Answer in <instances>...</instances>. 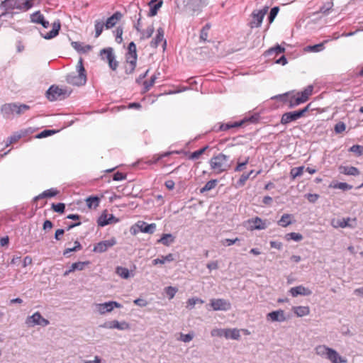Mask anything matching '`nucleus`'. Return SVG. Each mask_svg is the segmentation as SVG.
I'll use <instances>...</instances> for the list:
<instances>
[{"label":"nucleus","instance_id":"nucleus-10","mask_svg":"<svg viewBox=\"0 0 363 363\" xmlns=\"http://www.w3.org/2000/svg\"><path fill=\"white\" fill-rule=\"evenodd\" d=\"M268 9L267 6H264L262 9L252 12V20L250 22L251 28H258L261 26L265 14L268 11Z\"/></svg>","mask_w":363,"mask_h":363},{"label":"nucleus","instance_id":"nucleus-3","mask_svg":"<svg viewBox=\"0 0 363 363\" xmlns=\"http://www.w3.org/2000/svg\"><path fill=\"white\" fill-rule=\"evenodd\" d=\"M77 69L78 74H77L75 73L69 74L66 77V80L68 84H72V85H74V86L84 85L86 82V70L84 67L82 58H80L79 60L77 65Z\"/></svg>","mask_w":363,"mask_h":363},{"label":"nucleus","instance_id":"nucleus-17","mask_svg":"<svg viewBox=\"0 0 363 363\" xmlns=\"http://www.w3.org/2000/svg\"><path fill=\"white\" fill-rule=\"evenodd\" d=\"M313 85H308L303 91L296 93V105L306 102L312 94Z\"/></svg>","mask_w":363,"mask_h":363},{"label":"nucleus","instance_id":"nucleus-38","mask_svg":"<svg viewBox=\"0 0 363 363\" xmlns=\"http://www.w3.org/2000/svg\"><path fill=\"white\" fill-rule=\"evenodd\" d=\"M330 350V347L325 345H318L315 348V351L317 355L322 357L326 358L328 354V351Z\"/></svg>","mask_w":363,"mask_h":363},{"label":"nucleus","instance_id":"nucleus-20","mask_svg":"<svg viewBox=\"0 0 363 363\" xmlns=\"http://www.w3.org/2000/svg\"><path fill=\"white\" fill-rule=\"evenodd\" d=\"M284 51V48L277 45L267 50L264 52V56L267 58L268 60H273L277 57V55L283 53Z\"/></svg>","mask_w":363,"mask_h":363},{"label":"nucleus","instance_id":"nucleus-12","mask_svg":"<svg viewBox=\"0 0 363 363\" xmlns=\"http://www.w3.org/2000/svg\"><path fill=\"white\" fill-rule=\"evenodd\" d=\"M207 5L208 3L206 0H188L186 8L194 13H199L202 11L203 8Z\"/></svg>","mask_w":363,"mask_h":363},{"label":"nucleus","instance_id":"nucleus-58","mask_svg":"<svg viewBox=\"0 0 363 363\" xmlns=\"http://www.w3.org/2000/svg\"><path fill=\"white\" fill-rule=\"evenodd\" d=\"M111 223V221L108 220L107 215H101L98 219V225L99 226H105Z\"/></svg>","mask_w":363,"mask_h":363},{"label":"nucleus","instance_id":"nucleus-55","mask_svg":"<svg viewBox=\"0 0 363 363\" xmlns=\"http://www.w3.org/2000/svg\"><path fill=\"white\" fill-rule=\"evenodd\" d=\"M279 11V9L278 6H274L271 9L269 14L268 16V21H269V23H272L274 21Z\"/></svg>","mask_w":363,"mask_h":363},{"label":"nucleus","instance_id":"nucleus-49","mask_svg":"<svg viewBox=\"0 0 363 363\" xmlns=\"http://www.w3.org/2000/svg\"><path fill=\"white\" fill-rule=\"evenodd\" d=\"M310 308L308 306H296V316L302 317L309 313Z\"/></svg>","mask_w":363,"mask_h":363},{"label":"nucleus","instance_id":"nucleus-29","mask_svg":"<svg viewBox=\"0 0 363 363\" xmlns=\"http://www.w3.org/2000/svg\"><path fill=\"white\" fill-rule=\"evenodd\" d=\"M249 223L252 224L251 227L253 229L264 230L267 228L266 223L259 217H255L249 220Z\"/></svg>","mask_w":363,"mask_h":363},{"label":"nucleus","instance_id":"nucleus-40","mask_svg":"<svg viewBox=\"0 0 363 363\" xmlns=\"http://www.w3.org/2000/svg\"><path fill=\"white\" fill-rule=\"evenodd\" d=\"M154 31L155 28L153 25L149 26L145 30H141L140 31L141 33L140 39L144 40L150 38L152 35Z\"/></svg>","mask_w":363,"mask_h":363},{"label":"nucleus","instance_id":"nucleus-2","mask_svg":"<svg viewBox=\"0 0 363 363\" xmlns=\"http://www.w3.org/2000/svg\"><path fill=\"white\" fill-rule=\"evenodd\" d=\"M229 159L230 157L223 153H219L212 157L209 160L211 169L216 174L226 172L231 166V164L228 162Z\"/></svg>","mask_w":363,"mask_h":363},{"label":"nucleus","instance_id":"nucleus-26","mask_svg":"<svg viewBox=\"0 0 363 363\" xmlns=\"http://www.w3.org/2000/svg\"><path fill=\"white\" fill-rule=\"evenodd\" d=\"M72 48L80 53H86L90 51L92 47L89 45H84L83 43L77 41L72 42Z\"/></svg>","mask_w":363,"mask_h":363},{"label":"nucleus","instance_id":"nucleus-54","mask_svg":"<svg viewBox=\"0 0 363 363\" xmlns=\"http://www.w3.org/2000/svg\"><path fill=\"white\" fill-rule=\"evenodd\" d=\"M249 174H247L245 173L242 174L240 179L237 181L235 186L236 188H240L243 186L245 184V182L249 179Z\"/></svg>","mask_w":363,"mask_h":363},{"label":"nucleus","instance_id":"nucleus-18","mask_svg":"<svg viewBox=\"0 0 363 363\" xmlns=\"http://www.w3.org/2000/svg\"><path fill=\"white\" fill-rule=\"evenodd\" d=\"M1 111L5 118H10L11 116L16 114L17 104L9 103L4 104L1 108Z\"/></svg>","mask_w":363,"mask_h":363},{"label":"nucleus","instance_id":"nucleus-27","mask_svg":"<svg viewBox=\"0 0 363 363\" xmlns=\"http://www.w3.org/2000/svg\"><path fill=\"white\" fill-rule=\"evenodd\" d=\"M224 337L226 339H232L238 340L240 338V330L237 328H228L225 329Z\"/></svg>","mask_w":363,"mask_h":363},{"label":"nucleus","instance_id":"nucleus-34","mask_svg":"<svg viewBox=\"0 0 363 363\" xmlns=\"http://www.w3.org/2000/svg\"><path fill=\"white\" fill-rule=\"evenodd\" d=\"M157 79V74H153L150 81H144L143 84V89L142 91V93H145L148 91L150 88L155 84L156 79Z\"/></svg>","mask_w":363,"mask_h":363},{"label":"nucleus","instance_id":"nucleus-33","mask_svg":"<svg viewBox=\"0 0 363 363\" xmlns=\"http://www.w3.org/2000/svg\"><path fill=\"white\" fill-rule=\"evenodd\" d=\"M86 206L89 208H96L99 206L100 198L94 196H89L86 199Z\"/></svg>","mask_w":363,"mask_h":363},{"label":"nucleus","instance_id":"nucleus-62","mask_svg":"<svg viewBox=\"0 0 363 363\" xmlns=\"http://www.w3.org/2000/svg\"><path fill=\"white\" fill-rule=\"evenodd\" d=\"M311 104H308L305 108L296 111V119L305 116V113L308 112L311 108Z\"/></svg>","mask_w":363,"mask_h":363},{"label":"nucleus","instance_id":"nucleus-5","mask_svg":"<svg viewBox=\"0 0 363 363\" xmlns=\"http://www.w3.org/2000/svg\"><path fill=\"white\" fill-rule=\"evenodd\" d=\"M249 121L254 122L255 121L254 117L252 116V117H250L248 118H245L240 121L228 122L226 123H218V128H216V125H214L212 128V131H214L216 133L220 132V131H227L231 128L241 127L247 121Z\"/></svg>","mask_w":363,"mask_h":363},{"label":"nucleus","instance_id":"nucleus-24","mask_svg":"<svg viewBox=\"0 0 363 363\" xmlns=\"http://www.w3.org/2000/svg\"><path fill=\"white\" fill-rule=\"evenodd\" d=\"M136 226L140 229L142 233L152 234L156 229L155 223L148 224L144 221H139Z\"/></svg>","mask_w":363,"mask_h":363},{"label":"nucleus","instance_id":"nucleus-46","mask_svg":"<svg viewBox=\"0 0 363 363\" xmlns=\"http://www.w3.org/2000/svg\"><path fill=\"white\" fill-rule=\"evenodd\" d=\"M30 19L33 23L40 24L44 19V16L40 13V11H38L30 16Z\"/></svg>","mask_w":363,"mask_h":363},{"label":"nucleus","instance_id":"nucleus-36","mask_svg":"<svg viewBox=\"0 0 363 363\" xmlns=\"http://www.w3.org/2000/svg\"><path fill=\"white\" fill-rule=\"evenodd\" d=\"M218 181L217 179H211L206 182V184L200 189V193L203 194L214 189L218 184Z\"/></svg>","mask_w":363,"mask_h":363},{"label":"nucleus","instance_id":"nucleus-50","mask_svg":"<svg viewBox=\"0 0 363 363\" xmlns=\"http://www.w3.org/2000/svg\"><path fill=\"white\" fill-rule=\"evenodd\" d=\"M104 26H105V24L103 22H101L99 21H95L94 27H95V37L96 38H98L101 35Z\"/></svg>","mask_w":363,"mask_h":363},{"label":"nucleus","instance_id":"nucleus-25","mask_svg":"<svg viewBox=\"0 0 363 363\" xmlns=\"http://www.w3.org/2000/svg\"><path fill=\"white\" fill-rule=\"evenodd\" d=\"M60 27H61L60 21L59 20H57L52 23V30L45 35L42 34V36L45 39H48V40L52 39L58 35Z\"/></svg>","mask_w":363,"mask_h":363},{"label":"nucleus","instance_id":"nucleus-51","mask_svg":"<svg viewBox=\"0 0 363 363\" xmlns=\"http://www.w3.org/2000/svg\"><path fill=\"white\" fill-rule=\"evenodd\" d=\"M311 294L312 291L308 288L304 287L303 286H296V296H309Z\"/></svg>","mask_w":363,"mask_h":363},{"label":"nucleus","instance_id":"nucleus-23","mask_svg":"<svg viewBox=\"0 0 363 363\" xmlns=\"http://www.w3.org/2000/svg\"><path fill=\"white\" fill-rule=\"evenodd\" d=\"M89 264L90 262L89 261L74 262L71 265L69 269L64 272L63 276L67 277L70 273L76 270L82 271L85 268L86 266L89 265Z\"/></svg>","mask_w":363,"mask_h":363},{"label":"nucleus","instance_id":"nucleus-8","mask_svg":"<svg viewBox=\"0 0 363 363\" xmlns=\"http://www.w3.org/2000/svg\"><path fill=\"white\" fill-rule=\"evenodd\" d=\"M26 323L28 327H33L35 325L45 327L48 325L50 322L44 318L39 312H35L32 315L27 317Z\"/></svg>","mask_w":363,"mask_h":363},{"label":"nucleus","instance_id":"nucleus-45","mask_svg":"<svg viewBox=\"0 0 363 363\" xmlns=\"http://www.w3.org/2000/svg\"><path fill=\"white\" fill-rule=\"evenodd\" d=\"M333 7V3L332 1L326 2L320 8L318 13H321L324 15H328L330 11L332 10Z\"/></svg>","mask_w":363,"mask_h":363},{"label":"nucleus","instance_id":"nucleus-44","mask_svg":"<svg viewBox=\"0 0 363 363\" xmlns=\"http://www.w3.org/2000/svg\"><path fill=\"white\" fill-rule=\"evenodd\" d=\"M208 147H209L208 145H206L203 147L193 152L190 155L189 158L190 160H197V159H199L201 157V155H202L205 152V151L208 149Z\"/></svg>","mask_w":363,"mask_h":363},{"label":"nucleus","instance_id":"nucleus-64","mask_svg":"<svg viewBox=\"0 0 363 363\" xmlns=\"http://www.w3.org/2000/svg\"><path fill=\"white\" fill-rule=\"evenodd\" d=\"M56 131L54 130H44L43 131H42L41 133H40L38 135H37V138H45V137H48V136H50V135H52V134L55 133Z\"/></svg>","mask_w":363,"mask_h":363},{"label":"nucleus","instance_id":"nucleus-6","mask_svg":"<svg viewBox=\"0 0 363 363\" xmlns=\"http://www.w3.org/2000/svg\"><path fill=\"white\" fill-rule=\"evenodd\" d=\"M271 99L291 108L295 104V92L294 91H290L282 94L272 96Z\"/></svg>","mask_w":363,"mask_h":363},{"label":"nucleus","instance_id":"nucleus-37","mask_svg":"<svg viewBox=\"0 0 363 363\" xmlns=\"http://www.w3.org/2000/svg\"><path fill=\"white\" fill-rule=\"evenodd\" d=\"M163 1L162 0L157 1V3L152 4L150 6V9L148 13V16L152 17L157 15L158 10L162 7Z\"/></svg>","mask_w":363,"mask_h":363},{"label":"nucleus","instance_id":"nucleus-31","mask_svg":"<svg viewBox=\"0 0 363 363\" xmlns=\"http://www.w3.org/2000/svg\"><path fill=\"white\" fill-rule=\"evenodd\" d=\"M175 240V238L171 233L163 234L157 242L162 243L164 246H169Z\"/></svg>","mask_w":363,"mask_h":363},{"label":"nucleus","instance_id":"nucleus-9","mask_svg":"<svg viewBox=\"0 0 363 363\" xmlns=\"http://www.w3.org/2000/svg\"><path fill=\"white\" fill-rule=\"evenodd\" d=\"M96 308L101 315H104L106 313L111 312L115 308H122V305L117 301H111L103 303H97Z\"/></svg>","mask_w":363,"mask_h":363},{"label":"nucleus","instance_id":"nucleus-21","mask_svg":"<svg viewBox=\"0 0 363 363\" xmlns=\"http://www.w3.org/2000/svg\"><path fill=\"white\" fill-rule=\"evenodd\" d=\"M123 15L120 11L115 12L111 16L107 18L105 22V27L106 29H110L114 27L117 23L122 18Z\"/></svg>","mask_w":363,"mask_h":363},{"label":"nucleus","instance_id":"nucleus-59","mask_svg":"<svg viewBox=\"0 0 363 363\" xmlns=\"http://www.w3.org/2000/svg\"><path fill=\"white\" fill-rule=\"evenodd\" d=\"M52 208L54 211L57 213H63L65 211V205L63 203H58L57 204L52 203Z\"/></svg>","mask_w":363,"mask_h":363},{"label":"nucleus","instance_id":"nucleus-56","mask_svg":"<svg viewBox=\"0 0 363 363\" xmlns=\"http://www.w3.org/2000/svg\"><path fill=\"white\" fill-rule=\"evenodd\" d=\"M21 138V134H13L9 137L6 142V147H9L10 145L17 142Z\"/></svg>","mask_w":363,"mask_h":363},{"label":"nucleus","instance_id":"nucleus-39","mask_svg":"<svg viewBox=\"0 0 363 363\" xmlns=\"http://www.w3.org/2000/svg\"><path fill=\"white\" fill-rule=\"evenodd\" d=\"M293 216L291 214H284L281 219L278 221V225L281 227H286L291 223V218Z\"/></svg>","mask_w":363,"mask_h":363},{"label":"nucleus","instance_id":"nucleus-32","mask_svg":"<svg viewBox=\"0 0 363 363\" xmlns=\"http://www.w3.org/2000/svg\"><path fill=\"white\" fill-rule=\"evenodd\" d=\"M340 171L346 175L357 176L359 174V169L354 167L341 166L340 167Z\"/></svg>","mask_w":363,"mask_h":363},{"label":"nucleus","instance_id":"nucleus-63","mask_svg":"<svg viewBox=\"0 0 363 363\" xmlns=\"http://www.w3.org/2000/svg\"><path fill=\"white\" fill-rule=\"evenodd\" d=\"M225 329L215 328L211 331L212 337H224Z\"/></svg>","mask_w":363,"mask_h":363},{"label":"nucleus","instance_id":"nucleus-16","mask_svg":"<svg viewBox=\"0 0 363 363\" xmlns=\"http://www.w3.org/2000/svg\"><path fill=\"white\" fill-rule=\"evenodd\" d=\"M266 319L270 322H284L288 319L283 310L272 311L267 314Z\"/></svg>","mask_w":363,"mask_h":363},{"label":"nucleus","instance_id":"nucleus-15","mask_svg":"<svg viewBox=\"0 0 363 363\" xmlns=\"http://www.w3.org/2000/svg\"><path fill=\"white\" fill-rule=\"evenodd\" d=\"M164 30L163 28L160 27L157 30V34L155 37L151 40L150 45L153 48H156L158 45L162 43L164 50L167 46V40L164 38Z\"/></svg>","mask_w":363,"mask_h":363},{"label":"nucleus","instance_id":"nucleus-47","mask_svg":"<svg viewBox=\"0 0 363 363\" xmlns=\"http://www.w3.org/2000/svg\"><path fill=\"white\" fill-rule=\"evenodd\" d=\"M171 153L169 152H164L163 154H161V155H154L152 157V158L151 160H150L149 161L147 162V163L148 164H156L158 161H160V160H162L163 157H167L170 155Z\"/></svg>","mask_w":363,"mask_h":363},{"label":"nucleus","instance_id":"nucleus-1","mask_svg":"<svg viewBox=\"0 0 363 363\" xmlns=\"http://www.w3.org/2000/svg\"><path fill=\"white\" fill-rule=\"evenodd\" d=\"M33 0H4L0 4L1 9L4 10L1 16L11 13L15 9L26 12L33 8Z\"/></svg>","mask_w":363,"mask_h":363},{"label":"nucleus","instance_id":"nucleus-48","mask_svg":"<svg viewBox=\"0 0 363 363\" xmlns=\"http://www.w3.org/2000/svg\"><path fill=\"white\" fill-rule=\"evenodd\" d=\"M349 151L353 152L357 157L363 155V146L354 145L349 149Z\"/></svg>","mask_w":363,"mask_h":363},{"label":"nucleus","instance_id":"nucleus-22","mask_svg":"<svg viewBox=\"0 0 363 363\" xmlns=\"http://www.w3.org/2000/svg\"><path fill=\"white\" fill-rule=\"evenodd\" d=\"M327 359L330 361L332 363H346L347 360L345 358L341 357L336 350L330 348L328 351Z\"/></svg>","mask_w":363,"mask_h":363},{"label":"nucleus","instance_id":"nucleus-43","mask_svg":"<svg viewBox=\"0 0 363 363\" xmlns=\"http://www.w3.org/2000/svg\"><path fill=\"white\" fill-rule=\"evenodd\" d=\"M293 121H295V111L284 113L281 117V122L283 124H286Z\"/></svg>","mask_w":363,"mask_h":363},{"label":"nucleus","instance_id":"nucleus-11","mask_svg":"<svg viewBox=\"0 0 363 363\" xmlns=\"http://www.w3.org/2000/svg\"><path fill=\"white\" fill-rule=\"evenodd\" d=\"M211 306L214 311H228L231 308L230 303L223 298H214L211 300Z\"/></svg>","mask_w":363,"mask_h":363},{"label":"nucleus","instance_id":"nucleus-61","mask_svg":"<svg viewBox=\"0 0 363 363\" xmlns=\"http://www.w3.org/2000/svg\"><path fill=\"white\" fill-rule=\"evenodd\" d=\"M346 129V125L343 122H338L335 124L334 130L336 133H341Z\"/></svg>","mask_w":363,"mask_h":363},{"label":"nucleus","instance_id":"nucleus-30","mask_svg":"<svg viewBox=\"0 0 363 363\" xmlns=\"http://www.w3.org/2000/svg\"><path fill=\"white\" fill-rule=\"evenodd\" d=\"M175 259L173 254L169 253L165 256H161L160 258H156L152 260V264L157 265L158 264H163L165 262H171Z\"/></svg>","mask_w":363,"mask_h":363},{"label":"nucleus","instance_id":"nucleus-7","mask_svg":"<svg viewBox=\"0 0 363 363\" xmlns=\"http://www.w3.org/2000/svg\"><path fill=\"white\" fill-rule=\"evenodd\" d=\"M66 95H68L66 89H61L55 85H52L46 92V96L50 101L60 100Z\"/></svg>","mask_w":363,"mask_h":363},{"label":"nucleus","instance_id":"nucleus-14","mask_svg":"<svg viewBox=\"0 0 363 363\" xmlns=\"http://www.w3.org/2000/svg\"><path fill=\"white\" fill-rule=\"evenodd\" d=\"M116 244V240L115 238H111L109 240H103L98 242L94 245L93 251L94 252L102 253L108 250L110 247H113Z\"/></svg>","mask_w":363,"mask_h":363},{"label":"nucleus","instance_id":"nucleus-57","mask_svg":"<svg viewBox=\"0 0 363 363\" xmlns=\"http://www.w3.org/2000/svg\"><path fill=\"white\" fill-rule=\"evenodd\" d=\"M203 301L199 298H191L187 301V307L193 308L196 303H203Z\"/></svg>","mask_w":363,"mask_h":363},{"label":"nucleus","instance_id":"nucleus-13","mask_svg":"<svg viewBox=\"0 0 363 363\" xmlns=\"http://www.w3.org/2000/svg\"><path fill=\"white\" fill-rule=\"evenodd\" d=\"M357 225V220L356 218L351 219L350 218H342V219H337V220H332V225L337 228H354Z\"/></svg>","mask_w":363,"mask_h":363},{"label":"nucleus","instance_id":"nucleus-28","mask_svg":"<svg viewBox=\"0 0 363 363\" xmlns=\"http://www.w3.org/2000/svg\"><path fill=\"white\" fill-rule=\"evenodd\" d=\"M328 40H325L320 43L314 45H308L303 48V52H318L325 49V43H326Z\"/></svg>","mask_w":363,"mask_h":363},{"label":"nucleus","instance_id":"nucleus-35","mask_svg":"<svg viewBox=\"0 0 363 363\" xmlns=\"http://www.w3.org/2000/svg\"><path fill=\"white\" fill-rule=\"evenodd\" d=\"M57 193H58V191H57L54 189H50L44 191L42 194L37 196L35 198V200H38V199H41L47 198V197H53V196H56L57 194Z\"/></svg>","mask_w":363,"mask_h":363},{"label":"nucleus","instance_id":"nucleus-19","mask_svg":"<svg viewBox=\"0 0 363 363\" xmlns=\"http://www.w3.org/2000/svg\"><path fill=\"white\" fill-rule=\"evenodd\" d=\"M137 58L138 55L137 54H127L125 55L126 62L128 64V67L125 68V73L126 74H132L135 67L137 64Z\"/></svg>","mask_w":363,"mask_h":363},{"label":"nucleus","instance_id":"nucleus-4","mask_svg":"<svg viewBox=\"0 0 363 363\" xmlns=\"http://www.w3.org/2000/svg\"><path fill=\"white\" fill-rule=\"evenodd\" d=\"M101 60H106L111 69L115 71L118 67V62L116 60V55L113 49L111 47L104 48L100 51Z\"/></svg>","mask_w":363,"mask_h":363},{"label":"nucleus","instance_id":"nucleus-41","mask_svg":"<svg viewBox=\"0 0 363 363\" xmlns=\"http://www.w3.org/2000/svg\"><path fill=\"white\" fill-rule=\"evenodd\" d=\"M211 28L210 23H206L201 30L200 32V40L201 41L206 42L207 40L208 36V31Z\"/></svg>","mask_w":363,"mask_h":363},{"label":"nucleus","instance_id":"nucleus-53","mask_svg":"<svg viewBox=\"0 0 363 363\" xmlns=\"http://www.w3.org/2000/svg\"><path fill=\"white\" fill-rule=\"evenodd\" d=\"M178 289L174 286H167L164 289V291L168 296L169 299H172L174 297Z\"/></svg>","mask_w":363,"mask_h":363},{"label":"nucleus","instance_id":"nucleus-52","mask_svg":"<svg viewBox=\"0 0 363 363\" xmlns=\"http://www.w3.org/2000/svg\"><path fill=\"white\" fill-rule=\"evenodd\" d=\"M115 329L119 330H127L130 329V324L124 320L121 322L116 320Z\"/></svg>","mask_w":363,"mask_h":363},{"label":"nucleus","instance_id":"nucleus-42","mask_svg":"<svg viewBox=\"0 0 363 363\" xmlns=\"http://www.w3.org/2000/svg\"><path fill=\"white\" fill-rule=\"evenodd\" d=\"M116 274L123 279H128L130 277V272L128 269L123 267H117L116 269Z\"/></svg>","mask_w":363,"mask_h":363},{"label":"nucleus","instance_id":"nucleus-60","mask_svg":"<svg viewBox=\"0 0 363 363\" xmlns=\"http://www.w3.org/2000/svg\"><path fill=\"white\" fill-rule=\"evenodd\" d=\"M115 32V36H116V41L118 43H121L123 40V38H122V35H123V28L122 27H118L116 30L114 31Z\"/></svg>","mask_w":363,"mask_h":363}]
</instances>
